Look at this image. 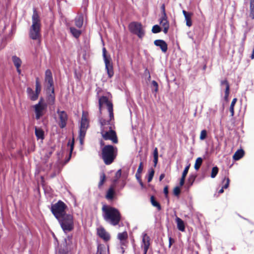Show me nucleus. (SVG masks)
I'll return each mask as SVG.
<instances>
[{"instance_id": "obj_1", "label": "nucleus", "mask_w": 254, "mask_h": 254, "mask_svg": "<svg viewBox=\"0 0 254 254\" xmlns=\"http://www.w3.org/2000/svg\"><path fill=\"white\" fill-rule=\"evenodd\" d=\"M102 211L103 217L106 222L113 226L119 224L121 220V214L118 209L112 206L104 205Z\"/></svg>"}, {"instance_id": "obj_2", "label": "nucleus", "mask_w": 254, "mask_h": 254, "mask_svg": "<svg viewBox=\"0 0 254 254\" xmlns=\"http://www.w3.org/2000/svg\"><path fill=\"white\" fill-rule=\"evenodd\" d=\"M112 120H106L101 119L100 120L101 134L105 140H110L114 143L118 142V139L115 131L113 129L114 125Z\"/></svg>"}, {"instance_id": "obj_3", "label": "nucleus", "mask_w": 254, "mask_h": 254, "mask_svg": "<svg viewBox=\"0 0 254 254\" xmlns=\"http://www.w3.org/2000/svg\"><path fill=\"white\" fill-rule=\"evenodd\" d=\"M41 20L40 17L35 9L33 10L32 16V25L30 27L29 37L34 40L40 41L41 35Z\"/></svg>"}, {"instance_id": "obj_4", "label": "nucleus", "mask_w": 254, "mask_h": 254, "mask_svg": "<svg viewBox=\"0 0 254 254\" xmlns=\"http://www.w3.org/2000/svg\"><path fill=\"white\" fill-rule=\"evenodd\" d=\"M117 149L112 145H105L102 149V158L106 165L111 164L117 155Z\"/></svg>"}, {"instance_id": "obj_5", "label": "nucleus", "mask_w": 254, "mask_h": 254, "mask_svg": "<svg viewBox=\"0 0 254 254\" xmlns=\"http://www.w3.org/2000/svg\"><path fill=\"white\" fill-rule=\"evenodd\" d=\"M58 220L63 230L65 233L72 231L73 229L74 222L72 215L66 214Z\"/></svg>"}, {"instance_id": "obj_6", "label": "nucleus", "mask_w": 254, "mask_h": 254, "mask_svg": "<svg viewBox=\"0 0 254 254\" xmlns=\"http://www.w3.org/2000/svg\"><path fill=\"white\" fill-rule=\"evenodd\" d=\"M88 127L89 121L87 118V113L85 112H83L80 122L78 136L80 144L81 145H82L83 144L84 139Z\"/></svg>"}, {"instance_id": "obj_7", "label": "nucleus", "mask_w": 254, "mask_h": 254, "mask_svg": "<svg viewBox=\"0 0 254 254\" xmlns=\"http://www.w3.org/2000/svg\"><path fill=\"white\" fill-rule=\"evenodd\" d=\"M65 204L63 202L59 201L57 203L52 206L51 211L55 217L59 219L66 214L65 212Z\"/></svg>"}, {"instance_id": "obj_8", "label": "nucleus", "mask_w": 254, "mask_h": 254, "mask_svg": "<svg viewBox=\"0 0 254 254\" xmlns=\"http://www.w3.org/2000/svg\"><path fill=\"white\" fill-rule=\"evenodd\" d=\"M47 105L43 101V98H41L38 103L34 106L35 113V118L37 120H39L46 113Z\"/></svg>"}, {"instance_id": "obj_9", "label": "nucleus", "mask_w": 254, "mask_h": 254, "mask_svg": "<svg viewBox=\"0 0 254 254\" xmlns=\"http://www.w3.org/2000/svg\"><path fill=\"white\" fill-rule=\"evenodd\" d=\"M103 105H106L107 107L108 111L109 114V118L111 120L114 119V114L112 103L109 101L108 98L106 96H102L99 99V110L101 112V107Z\"/></svg>"}, {"instance_id": "obj_10", "label": "nucleus", "mask_w": 254, "mask_h": 254, "mask_svg": "<svg viewBox=\"0 0 254 254\" xmlns=\"http://www.w3.org/2000/svg\"><path fill=\"white\" fill-rule=\"evenodd\" d=\"M130 31L137 35L140 38H142L144 35V32L143 30L142 25L138 22H133L129 25Z\"/></svg>"}, {"instance_id": "obj_11", "label": "nucleus", "mask_w": 254, "mask_h": 254, "mask_svg": "<svg viewBox=\"0 0 254 254\" xmlns=\"http://www.w3.org/2000/svg\"><path fill=\"white\" fill-rule=\"evenodd\" d=\"M103 56L105 64V68L107 70L108 76L111 78L114 75V71L112 64L110 62V59L106 56V50L105 48L103 49Z\"/></svg>"}, {"instance_id": "obj_12", "label": "nucleus", "mask_w": 254, "mask_h": 254, "mask_svg": "<svg viewBox=\"0 0 254 254\" xmlns=\"http://www.w3.org/2000/svg\"><path fill=\"white\" fill-rule=\"evenodd\" d=\"M57 113L59 119V125L61 128H63L66 126L67 124V115L65 112L60 111L59 109H58Z\"/></svg>"}, {"instance_id": "obj_13", "label": "nucleus", "mask_w": 254, "mask_h": 254, "mask_svg": "<svg viewBox=\"0 0 254 254\" xmlns=\"http://www.w3.org/2000/svg\"><path fill=\"white\" fill-rule=\"evenodd\" d=\"M97 233L98 236L105 242H107L110 240V234L102 226L97 228Z\"/></svg>"}, {"instance_id": "obj_14", "label": "nucleus", "mask_w": 254, "mask_h": 254, "mask_svg": "<svg viewBox=\"0 0 254 254\" xmlns=\"http://www.w3.org/2000/svg\"><path fill=\"white\" fill-rule=\"evenodd\" d=\"M221 89L224 90L225 92V95L224 97V100L228 101V97L230 93V85L227 80H223L220 82Z\"/></svg>"}, {"instance_id": "obj_15", "label": "nucleus", "mask_w": 254, "mask_h": 254, "mask_svg": "<svg viewBox=\"0 0 254 254\" xmlns=\"http://www.w3.org/2000/svg\"><path fill=\"white\" fill-rule=\"evenodd\" d=\"M45 82L47 83V89L50 90L53 87V79L52 74L50 70L47 69L45 72Z\"/></svg>"}, {"instance_id": "obj_16", "label": "nucleus", "mask_w": 254, "mask_h": 254, "mask_svg": "<svg viewBox=\"0 0 254 254\" xmlns=\"http://www.w3.org/2000/svg\"><path fill=\"white\" fill-rule=\"evenodd\" d=\"M160 24L163 28V32L165 34L167 33L169 28V23L167 20V15L164 13V16H162L160 19Z\"/></svg>"}, {"instance_id": "obj_17", "label": "nucleus", "mask_w": 254, "mask_h": 254, "mask_svg": "<svg viewBox=\"0 0 254 254\" xmlns=\"http://www.w3.org/2000/svg\"><path fill=\"white\" fill-rule=\"evenodd\" d=\"M155 46L160 47L163 53H166L168 50V45L165 41L163 40H156L154 42Z\"/></svg>"}, {"instance_id": "obj_18", "label": "nucleus", "mask_w": 254, "mask_h": 254, "mask_svg": "<svg viewBox=\"0 0 254 254\" xmlns=\"http://www.w3.org/2000/svg\"><path fill=\"white\" fill-rule=\"evenodd\" d=\"M11 59L14 66L16 68L17 72L19 74H20L21 71L20 69V67L22 64V61L21 59L16 56H13L11 58Z\"/></svg>"}, {"instance_id": "obj_19", "label": "nucleus", "mask_w": 254, "mask_h": 254, "mask_svg": "<svg viewBox=\"0 0 254 254\" xmlns=\"http://www.w3.org/2000/svg\"><path fill=\"white\" fill-rule=\"evenodd\" d=\"M150 237L147 235L145 233H143L142 234V243H141V247L142 248H149L150 246Z\"/></svg>"}, {"instance_id": "obj_20", "label": "nucleus", "mask_w": 254, "mask_h": 254, "mask_svg": "<svg viewBox=\"0 0 254 254\" xmlns=\"http://www.w3.org/2000/svg\"><path fill=\"white\" fill-rule=\"evenodd\" d=\"M183 13L185 18L187 26L190 27L192 25L191 16L192 14L190 12H188L185 10H183Z\"/></svg>"}, {"instance_id": "obj_21", "label": "nucleus", "mask_w": 254, "mask_h": 254, "mask_svg": "<svg viewBox=\"0 0 254 254\" xmlns=\"http://www.w3.org/2000/svg\"><path fill=\"white\" fill-rule=\"evenodd\" d=\"M27 92L28 96L30 100L35 101L38 99L39 95L35 92L30 87L27 88Z\"/></svg>"}, {"instance_id": "obj_22", "label": "nucleus", "mask_w": 254, "mask_h": 254, "mask_svg": "<svg viewBox=\"0 0 254 254\" xmlns=\"http://www.w3.org/2000/svg\"><path fill=\"white\" fill-rule=\"evenodd\" d=\"M176 222L177 224L178 229L182 232L184 231L185 229V227L184 221L181 218L177 217L176 218Z\"/></svg>"}, {"instance_id": "obj_23", "label": "nucleus", "mask_w": 254, "mask_h": 254, "mask_svg": "<svg viewBox=\"0 0 254 254\" xmlns=\"http://www.w3.org/2000/svg\"><path fill=\"white\" fill-rule=\"evenodd\" d=\"M244 155V151L243 149L237 150L233 156V158L235 160H239Z\"/></svg>"}, {"instance_id": "obj_24", "label": "nucleus", "mask_w": 254, "mask_h": 254, "mask_svg": "<svg viewBox=\"0 0 254 254\" xmlns=\"http://www.w3.org/2000/svg\"><path fill=\"white\" fill-rule=\"evenodd\" d=\"M69 30L72 36L76 38H78L81 34V30L77 29L73 27H70Z\"/></svg>"}, {"instance_id": "obj_25", "label": "nucleus", "mask_w": 254, "mask_h": 254, "mask_svg": "<svg viewBox=\"0 0 254 254\" xmlns=\"http://www.w3.org/2000/svg\"><path fill=\"white\" fill-rule=\"evenodd\" d=\"M83 22V17L82 15H78L75 18V25L76 27L80 28L82 26Z\"/></svg>"}, {"instance_id": "obj_26", "label": "nucleus", "mask_w": 254, "mask_h": 254, "mask_svg": "<svg viewBox=\"0 0 254 254\" xmlns=\"http://www.w3.org/2000/svg\"><path fill=\"white\" fill-rule=\"evenodd\" d=\"M35 133L38 139H44V131L42 129L36 127L35 128Z\"/></svg>"}, {"instance_id": "obj_27", "label": "nucleus", "mask_w": 254, "mask_h": 254, "mask_svg": "<svg viewBox=\"0 0 254 254\" xmlns=\"http://www.w3.org/2000/svg\"><path fill=\"white\" fill-rule=\"evenodd\" d=\"M50 91H51V93L48 97V102L50 104H53L55 102V95H54V88H52Z\"/></svg>"}, {"instance_id": "obj_28", "label": "nucleus", "mask_w": 254, "mask_h": 254, "mask_svg": "<svg viewBox=\"0 0 254 254\" xmlns=\"http://www.w3.org/2000/svg\"><path fill=\"white\" fill-rule=\"evenodd\" d=\"M115 191L113 188L111 187L107 192L106 197L107 199L111 200L113 199Z\"/></svg>"}, {"instance_id": "obj_29", "label": "nucleus", "mask_w": 254, "mask_h": 254, "mask_svg": "<svg viewBox=\"0 0 254 254\" xmlns=\"http://www.w3.org/2000/svg\"><path fill=\"white\" fill-rule=\"evenodd\" d=\"M250 17L252 19H254V0H250Z\"/></svg>"}, {"instance_id": "obj_30", "label": "nucleus", "mask_w": 254, "mask_h": 254, "mask_svg": "<svg viewBox=\"0 0 254 254\" xmlns=\"http://www.w3.org/2000/svg\"><path fill=\"white\" fill-rule=\"evenodd\" d=\"M127 238V233L126 231L123 233H120L118 235V238L121 241L122 243H124Z\"/></svg>"}, {"instance_id": "obj_31", "label": "nucleus", "mask_w": 254, "mask_h": 254, "mask_svg": "<svg viewBox=\"0 0 254 254\" xmlns=\"http://www.w3.org/2000/svg\"><path fill=\"white\" fill-rule=\"evenodd\" d=\"M150 201L151 204L157 208L158 210H160L161 209V205L155 199L153 196H151L150 198Z\"/></svg>"}, {"instance_id": "obj_32", "label": "nucleus", "mask_w": 254, "mask_h": 254, "mask_svg": "<svg viewBox=\"0 0 254 254\" xmlns=\"http://www.w3.org/2000/svg\"><path fill=\"white\" fill-rule=\"evenodd\" d=\"M237 101V99L235 98L233 99L231 103V105H230V112L231 113V117H233L234 116V106H235V105Z\"/></svg>"}, {"instance_id": "obj_33", "label": "nucleus", "mask_w": 254, "mask_h": 254, "mask_svg": "<svg viewBox=\"0 0 254 254\" xmlns=\"http://www.w3.org/2000/svg\"><path fill=\"white\" fill-rule=\"evenodd\" d=\"M202 163V159L200 157H198L196 159L195 164H194V168L196 170H197L200 168L201 164Z\"/></svg>"}, {"instance_id": "obj_34", "label": "nucleus", "mask_w": 254, "mask_h": 254, "mask_svg": "<svg viewBox=\"0 0 254 254\" xmlns=\"http://www.w3.org/2000/svg\"><path fill=\"white\" fill-rule=\"evenodd\" d=\"M154 170H153V169H152V168L149 169L148 170V177H147L148 182H150L152 181L153 177L154 176Z\"/></svg>"}, {"instance_id": "obj_35", "label": "nucleus", "mask_w": 254, "mask_h": 254, "mask_svg": "<svg viewBox=\"0 0 254 254\" xmlns=\"http://www.w3.org/2000/svg\"><path fill=\"white\" fill-rule=\"evenodd\" d=\"M97 254H109L108 252H106L105 247L99 246L98 247V251Z\"/></svg>"}, {"instance_id": "obj_36", "label": "nucleus", "mask_w": 254, "mask_h": 254, "mask_svg": "<svg viewBox=\"0 0 254 254\" xmlns=\"http://www.w3.org/2000/svg\"><path fill=\"white\" fill-rule=\"evenodd\" d=\"M218 172V168L217 167H214L212 169L211 173V177L212 178H214Z\"/></svg>"}, {"instance_id": "obj_37", "label": "nucleus", "mask_w": 254, "mask_h": 254, "mask_svg": "<svg viewBox=\"0 0 254 254\" xmlns=\"http://www.w3.org/2000/svg\"><path fill=\"white\" fill-rule=\"evenodd\" d=\"M41 88L40 84L39 82L38 79L37 78L36 80V89L35 92L38 93V94L39 95L41 91Z\"/></svg>"}, {"instance_id": "obj_38", "label": "nucleus", "mask_w": 254, "mask_h": 254, "mask_svg": "<svg viewBox=\"0 0 254 254\" xmlns=\"http://www.w3.org/2000/svg\"><path fill=\"white\" fill-rule=\"evenodd\" d=\"M105 175L104 173H102L100 175V180L98 186L99 187H101L104 184L105 180Z\"/></svg>"}, {"instance_id": "obj_39", "label": "nucleus", "mask_w": 254, "mask_h": 254, "mask_svg": "<svg viewBox=\"0 0 254 254\" xmlns=\"http://www.w3.org/2000/svg\"><path fill=\"white\" fill-rule=\"evenodd\" d=\"M105 175L104 173H102L100 175V180L98 186L99 187H101L104 184L105 180Z\"/></svg>"}, {"instance_id": "obj_40", "label": "nucleus", "mask_w": 254, "mask_h": 254, "mask_svg": "<svg viewBox=\"0 0 254 254\" xmlns=\"http://www.w3.org/2000/svg\"><path fill=\"white\" fill-rule=\"evenodd\" d=\"M230 180L228 178H225L223 181V186H222L225 189L228 188L229 185Z\"/></svg>"}, {"instance_id": "obj_41", "label": "nucleus", "mask_w": 254, "mask_h": 254, "mask_svg": "<svg viewBox=\"0 0 254 254\" xmlns=\"http://www.w3.org/2000/svg\"><path fill=\"white\" fill-rule=\"evenodd\" d=\"M195 177H196V176L194 175H190L189 179L188 180V183H189L190 186L193 184V183L195 179Z\"/></svg>"}, {"instance_id": "obj_42", "label": "nucleus", "mask_w": 254, "mask_h": 254, "mask_svg": "<svg viewBox=\"0 0 254 254\" xmlns=\"http://www.w3.org/2000/svg\"><path fill=\"white\" fill-rule=\"evenodd\" d=\"M161 31V28L158 25H155L153 26L152 32L153 33H158Z\"/></svg>"}, {"instance_id": "obj_43", "label": "nucleus", "mask_w": 254, "mask_h": 254, "mask_svg": "<svg viewBox=\"0 0 254 254\" xmlns=\"http://www.w3.org/2000/svg\"><path fill=\"white\" fill-rule=\"evenodd\" d=\"M206 136H207L206 130L205 129L201 130V131L200 132V137H199L200 139L201 140H204L206 137Z\"/></svg>"}, {"instance_id": "obj_44", "label": "nucleus", "mask_w": 254, "mask_h": 254, "mask_svg": "<svg viewBox=\"0 0 254 254\" xmlns=\"http://www.w3.org/2000/svg\"><path fill=\"white\" fill-rule=\"evenodd\" d=\"M190 164L188 165L187 166H186L183 172V174H182V177H183V178H186L188 173V171H189V168H190Z\"/></svg>"}, {"instance_id": "obj_45", "label": "nucleus", "mask_w": 254, "mask_h": 254, "mask_svg": "<svg viewBox=\"0 0 254 254\" xmlns=\"http://www.w3.org/2000/svg\"><path fill=\"white\" fill-rule=\"evenodd\" d=\"M53 152L52 150H49L46 154L44 157L45 162H47L48 159L50 157L52 154Z\"/></svg>"}, {"instance_id": "obj_46", "label": "nucleus", "mask_w": 254, "mask_h": 254, "mask_svg": "<svg viewBox=\"0 0 254 254\" xmlns=\"http://www.w3.org/2000/svg\"><path fill=\"white\" fill-rule=\"evenodd\" d=\"M152 86L154 87L155 92H157L158 90V85L156 81L153 80L152 81Z\"/></svg>"}, {"instance_id": "obj_47", "label": "nucleus", "mask_w": 254, "mask_h": 254, "mask_svg": "<svg viewBox=\"0 0 254 254\" xmlns=\"http://www.w3.org/2000/svg\"><path fill=\"white\" fill-rule=\"evenodd\" d=\"M180 189L179 187H176V188H175V189H174V193L175 195H178L180 194Z\"/></svg>"}, {"instance_id": "obj_48", "label": "nucleus", "mask_w": 254, "mask_h": 254, "mask_svg": "<svg viewBox=\"0 0 254 254\" xmlns=\"http://www.w3.org/2000/svg\"><path fill=\"white\" fill-rule=\"evenodd\" d=\"M143 170V163L142 162H140L139 164V165L138 166V168L137 170V172L138 173H141L142 171Z\"/></svg>"}, {"instance_id": "obj_49", "label": "nucleus", "mask_w": 254, "mask_h": 254, "mask_svg": "<svg viewBox=\"0 0 254 254\" xmlns=\"http://www.w3.org/2000/svg\"><path fill=\"white\" fill-rule=\"evenodd\" d=\"M153 157H158V152L157 147H155L153 150Z\"/></svg>"}, {"instance_id": "obj_50", "label": "nucleus", "mask_w": 254, "mask_h": 254, "mask_svg": "<svg viewBox=\"0 0 254 254\" xmlns=\"http://www.w3.org/2000/svg\"><path fill=\"white\" fill-rule=\"evenodd\" d=\"M121 174H122V171H121V169H120L116 173V175H115L116 178H117V179H119L121 177Z\"/></svg>"}, {"instance_id": "obj_51", "label": "nucleus", "mask_w": 254, "mask_h": 254, "mask_svg": "<svg viewBox=\"0 0 254 254\" xmlns=\"http://www.w3.org/2000/svg\"><path fill=\"white\" fill-rule=\"evenodd\" d=\"M135 177L138 182L141 181V173H136Z\"/></svg>"}, {"instance_id": "obj_52", "label": "nucleus", "mask_w": 254, "mask_h": 254, "mask_svg": "<svg viewBox=\"0 0 254 254\" xmlns=\"http://www.w3.org/2000/svg\"><path fill=\"white\" fill-rule=\"evenodd\" d=\"M185 178H183V177H181V179L180 182V185L181 186H182L184 185V184L185 183Z\"/></svg>"}, {"instance_id": "obj_53", "label": "nucleus", "mask_w": 254, "mask_h": 254, "mask_svg": "<svg viewBox=\"0 0 254 254\" xmlns=\"http://www.w3.org/2000/svg\"><path fill=\"white\" fill-rule=\"evenodd\" d=\"M169 247L170 248L171 245H172V243H174L175 241L171 238V237H169Z\"/></svg>"}, {"instance_id": "obj_54", "label": "nucleus", "mask_w": 254, "mask_h": 254, "mask_svg": "<svg viewBox=\"0 0 254 254\" xmlns=\"http://www.w3.org/2000/svg\"><path fill=\"white\" fill-rule=\"evenodd\" d=\"M158 157H153V163L154 167H156L158 162Z\"/></svg>"}, {"instance_id": "obj_55", "label": "nucleus", "mask_w": 254, "mask_h": 254, "mask_svg": "<svg viewBox=\"0 0 254 254\" xmlns=\"http://www.w3.org/2000/svg\"><path fill=\"white\" fill-rule=\"evenodd\" d=\"M70 240H71V237H70L69 236H68L67 237V239H65V244L66 245H68L69 244V242H70Z\"/></svg>"}, {"instance_id": "obj_56", "label": "nucleus", "mask_w": 254, "mask_h": 254, "mask_svg": "<svg viewBox=\"0 0 254 254\" xmlns=\"http://www.w3.org/2000/svg\"><path fill=\"white\" fill-rule=\"evenodd\" d=\"M164 193L167 195L168 193V190L167 187H165L164 189Z\"/></svg>"}, {"instance_id": "obj_57", "label": "nucleus", "mask_w": 254, "mask_h": 254, "mask_svg": "<svg viewBox=\"0 0 254 254\" xmlns=\"http://www.w3.org/2000/svg\"><path fill=\"white\" fill-rule=\"evenodd\" d=\"M161 9L162 10V12H163V15L162 16H164V13H165V6L164 5H163L162 6H161Z\"/></svg>"}, {"instance_id": "obj_58", "label": "nucleus", "mask_w": 254, "mask_h": 254, "mask_svg": "<svg viewBox=\"0 0 254 254\" xmlns=\"http://www.w3.org/2000/svg\"><path fill=\"white\" fill-rule=\"evenodd\" d=\"M143 249V254H146L149 248H142Z\"/></svg>"}, {"instance_id": "obj_59", "label": "nucleus", "mask_w": 254, "mask_h": 254, "mask_svg": "<svg viewBox=\"0 0 254 254\" xmlns=\"http://www.w3.org/2000/svg\"><path fill=\"white\" fill-rule=\"evenodd\" d=\"M246 37H247V35H246V33H245L244 34V37L243 38V40H242V44L244 45V42H245V41L246 39Z\"/></svg>"}, {"instance_id": "obj_60", "label": "nucleus", "mask_w": 254, "mask_h": 254, "mask_svg": "<svg viewBox=\"0 0 254 254\" xmlns=\"http://www.w3.org/2000/svg\"><path fill=\"white\" fill-rule=\"evenodd\" d=\"M73 149V142L72 141L70 145V154L71 153Z\"/></svg>"}, {"instance_id": "obj_61", "label": "nucleus", "mask_w": 254, "mask_h": 254, "mask_svg": "<svg viewBox=\"0 0 254 254\" xmlns=\"http://www.w3.org/2000/svg\"><path fill=\"white\" fill-rule=\"evenodd\" d=\"M57 254H65V253L63 251V250H59V252H58V253Z\"/></svg>"}, {"instance_id": "obj_62", "label": "nucleus", "mask_w": 254, "mask_h": 254, "mask_svg": "<svg viewBox=\"0 0 254 254\" xmlns=\"http://www.w3.org/2000/svg\"><path fill=\"white\" fill-rule=\"evenodd\" d=\"M164 177H165V174H161L160 177H159V180L161 181L163 179H164Z\"/></svg>"}, {"instance_id": "obj_63", "label": "nucleus", "mask_w": 254, "mask_h": 254, "mask_svg": "<svg viewBox=\"0 0 254 254\" xmlns=\"http://www.w3.org/2000/svg\"><path fill=\"white\" fill-rule=\"evenodd\" d=\"M138 182L139 183V184H140V185L141 187L142 188H144V185H143V183H142V181H141H141H138Z\"/></svg>"}, {"instance_id": "obj_64", "label": "nucleus", "mask_w": 254, "mask_h": 254, "mask_svg": "<svg viewBox=\"0 0 254 254\" xmlns=\"http://www.w3.org/2000/svg\"><path fill=\"white\" fill-rule=\"evenodd\" d=\"M224 188H223V187H222V188L219 190V193H222L224 192Z\"/></svg>"}]
</instances>
